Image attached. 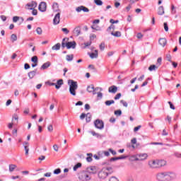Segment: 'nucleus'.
<instances>
[{
	"mask_svg": "<svg viewBox=\"0 0 181 181\" xmlns=\"http://www.w3.org/2000/svg\"><path fill=\"white\" fill-rule=\"evenodd\" d=\"M66 40V38H64L62 40V47L63 49H64V47H67V43H65L64 41Z\"/></svg>",
	"mask_w": 181,
	"mask_h": 181,
	"instance_id": "nucleus-40",
	"label": "nucleus"
},
{
	"mask_svg": "<svg viewBox=\"0 0 181 181\" xmlns=\"http://www.w3.org/2000/svg\"><path fill=\"white\" fill-rule=\"evenodd\" d=\"M105 169H106V172L107 170L108 173V175H111L112 173H114V170H112V167H107V168H105Z\"/></svg>",
	"mask_w": 181,
	"mask_h": 181,
	"instance_id": "nucleus-30",
	"label": "nucleus"
},
{
	"mask_svg": "<svg viewBox=\"0 0 181 181\" xmlns=\"http://www.w3.org/2000/svg\"><path fill=\"white\" fill-rule=\"evenodd\" d=\"M87 91L88 93H93V95H95L97 93H95V89L94 88V85H90L87 87Z\"/></svg>",
	"mask_w": 181,
	"mask_h": 181,
	"instance_id": "nucleus-17",
	"label": "nucleus"
},
{
	"mask_svg": "<svg viewBox=\"0 0 181 181\" xmlns=\"http://www.w3.org/2000/svg\"><path fill=\"white\" fill-rule=\"evenodd\" d=\"M53 149L55 151V152H59V146H57V144H54L53 146Z\"/></svg>",
	"mask_w": 181,
	"mask_h": 181,
	"instance_id": "nucleus-52",
	"label": "nucleus"
},
{
	"mask_svg": "<svg viewBox=\"0 0 181 181\" xmlns=\"http://www.w3.org/2000/svg\"><path fill=\"white\" fill-rule=\"evenodd\" d=\"M111 29H112V30H115V25H114L113 24H112L110 27H108L107 28V32H110V30H111Z\"/></svg>",
	"mask_w": 181,
	"mask_h": 181,
	"instance_id": "nucleus-46",
	"label": "nucleus"
},
{
	"mask_svg": "<svg viewBox=\"0 0 181 181\" xmlns=\"http://www.w3.org/2000/svg\"><path fill=\"white\" fill-rule=\"evenodd\" d=\"M158 168H162V166H165L166 165V160H158Z\"/></svg>",
	"mask_w": 181,
	"mask_h": 181,
	"instance_id": "nucleus-23",
	"label": "nucleus"
},
{
	"mask_svg": "<svg viewBox=\"0 0 181 181\" xmlns=\"http://www.w3.org/2000/svg\"><path fill=\"white\" fill-rule=\"evenodd\" d=\"M141 128H142V126L139 125V126L134 127V132H136L139 131V129H141Z\"/></svg>",
	"mask_w": 181,
	"mask_h": 181,
	"instance_id": "nucleus-50",
	"label": "nucleus"
},
{
	"mask_svg": "<svg viewBox=\"0 0 181 181\" xmlns=\"http://www.w3.org/2000/svg\"><path fill=\"white\" fill-rule=\"evenodd\" d=\"M47 129L49 132H53V125L50 124L47 127Z\"/></svg>",
	"mask_w": 181,
	"mask_h": 181,
	"instance_id": "nucleus-56",
	"label": "nucleus"
},
{
	"mask_svg": "<svg viewBox=\"0 0 181 181\" xmlns=\"http://www.w3.org/2000/svg\"><path fill=\"white\" fill-rule=\"evenodd\" d=\"M24 69L25 70H28V69H30V65H29V64H24Z\"/></svg>",
	"mask_w": 181,
	"mask_h": 181,
	"instance_id": "nucleus-60",
	"label": "nucleus"
},
{
	"mask_svg": "<svg viewBox=\"0 0 181 181\" xmlns=\"http://www.w3.org/2000/svg\"><path fill=\"white\" fill-rule=\"evenodd\" d=\"M165 14V8H163V6H160L158 8V15L162 16Z\"/></svg>",
	"mask_w": 181,
	"mask_h": 181,
	"instance_id": "nucleus-22",
	"label": "nucleus"
},
{
	"mask_svg": "<svg viewBox=\"0 0 181 181\" xmlns=\"http://www.w3.org/2000/svg\"><path fill=\"white\" fill-rule=\"evenodd\" d=\"M18 21H19V17H18V16H14V17L13 18V22L14 23H16V22H18Z\"/></svg>",
	"mask_w": 181,
	"mask_h": 181,
	"instance_id": "nucleus-55",
	"label": "nucleus"
},
{
	"mask_svg": "<svg viewBox=\"0 0 181 181\" xmlns=\"http://www.w3.org/2000/svg\"><path fill=\"white\" fill-rule=\"evenodd\" d=\"M78 179L82 181H89L91 180V175L87 172V170L81 171L78 173Z\"/></svg>",
	"mask_w": 181,
	"mask_h": 181,
	"instance_id": "nucleus-2",
	"label": "nucleus"
},
{
	"mask_svg": "<svg viewBox=\"0 0 181 181\" xmlns=\"http://www.w3.org/2000/svg\"><path fill=\"white\" fill-rule=\"evenodd\" d=\"M120 103L124 105V107H128V103L125 100H120Z\"/></svg>",
	"mask_w": 181,
	"mask_h": 181,
	"instance_id": "nucleus-49",
	"label": "nucleus"
},
{
	"mask_svg": "<svg viewBox=\"0 0 181 181\" xmlns=\"http://www.w3.org/2000/svg\"><path fill=\"white\" fill-rule=\"evenodd\" d=\"M91 113H87L86 116V122H90L91 121Z\"/></svg>",
	"mask_w": 181,
	"mask_h": 181,
	"instance_id": "nucleus-27",
	"label": "nucleus"
},
{
	"mask_svg": "<svg viewBox=\"0 0 181 181\" xmlns=\"http://www.w3.org/2000/svg\"><path fill=\"white\" fill-rule=\"evenodd\" d=\"M94 3L98 5V6H101V5H103V1L101 0H94Z\"/></svg>",
	"mask_w": 181,
	"mask_h": 181,
	"instance_id": "nucleus-36",
	"label": "nucleus"
},
{
	"mask_svg": "<svg viewBox=\"0 0 181 181\" xmlns=\"http://www.w3.org/2000/svg\"><path fill=\"white\" fill-rule=\"evenodd\" d=\"M74 36H80L81 35V27L80 25L76 26L73 31Z\"/></svg>",
	"mask_w": 181,
	"mask_h": 181,
	"instance_id": "nucleus-9",
	"label": "nucleus"
},
{
	"mask_svg": "<svg viewBox=\"0 0 181 181\" xmlns=\"http://www.w3.org/2000/svg\"><path fill=\"white\" fill-rule=\"evenodd\" d=\"M88 157H87L86 158V160H87V162H92L93 161V158H91V156H93V153H88Z\"/></svg>",
	"mask_w": 181,
	"mask_h": 181,
	"instance_id": "nucleus-34",
	"label": "nucleus"
},
{
	"mask_svg": "<svg viewBox=\"0 0 181 181\" xmlns=\"http://www.w3.org/2000/svg\"><path fill=\"white\" fill-rule=\"evenodd\" d=\"M68 84L69 86V93L71 95H76V90L78 88V85L77 84V81H74V80L69 79L68 81Z\"/></svg>",
	"mask_w": 181,
	"mask_h": 181,
	"instance_id": "nucleus-1",
	"label": "nucleus"
},
{
	"mask_svg": "<svg viewBox=\"0 0 181 181\" xmlns=\"http://www.w3.org/2000/svg\"><path fill=\"white\" fill-rule=\"evenodd\" d=\"M109 181H119L117 177L112 176L110 178Z\"/></svg>",
	"mask_w": 181,
	"mask_h": 181,
	"instance_id": "nucleus-51",
	"label": "nucleus"
},
{
	"mask_svg": "<svg viewBox=\"0 0 181 181\" xmlns=\"http://www.w3.org/2000/svg\"><path fill=\"white\" fill-rule=\"evenodd\" d=\"M36 73H37V69H35L34 71H31L30 72H28V76L29 77L30 79L33 78V77H35V76H36Z\"/></svg>",
	"mask_w": 181,
	"mask_h": 181,
	"instance_id": "nucleus-19",
	"label": "nucleus"
},
{
	"mask_svg": "<svg viewBox=\"0 0 181 181\" xmlns=\"http://www.w3.org/2000/svg\"><path fill=\"white\" fill-rule=\"evenodd\" d=\"M67 49H76V42H66Z\"/></svg>",
	"mask_w": 181,
	"mask_h": 181,
	"instance_id": "nucleus-16",
	"label": "nucleus"
},
{
	"mask_svg": "<svg viewBox=\"0 0 181 181\" xmlns=\"http://www.w3.org/2000/svg\"><path fill=\"white\" fill-rule=\"evenodd\" d=\"M156 180L158 181H169V179L168 178V173L167 172L158 173L156 175Z\"/></svg>",
	"mask_w": 181,
	"mask_h": 181,
	"instance_id": "nucleus-3",
	"label": "nucleus"
},
{
	"mask_svg": "<svg viewBox=\"0 0 181 181\" xmlns=\"http://www.w3.org/2000/svg\"><path fill=\"white\" fill-rule=\"evenodd\" d=\"M114 98L115 100H119L121 98V93H117Z\"/></svg>",
	"mask_w": 181,
	"mask_h": 181,
	"instance_id": "nucleus-57",
	"label": "nucleus"
},
{
	"mask_svg": "<svg viewBox=\"0 0 181 181\" xmlns=\"http://www.w3.org/2000/svg\"><path fill=\"white\" fill-rule=\"evenodd\" d=\"M107 177H108V172H107V169H105V168H102V170H100L98 173V177L102 180L107 179Z\"/></svg>",
	"mask_w": 181,
	"mask_h": 181,
	"instance_id": "nucleus-4",
	"label": "nucleus"
},
{
	"mask_svg": "<svg viewBox=\"0 0 181 181\" xmlns=\"http://www.w3.org/2000/svg\"><path fill=\"white\" fill-rule=\"evenodd\" d=\"M122 115V111L121 110H115V115Z\"/></svg>",
	"mask_w": 181,
	"mask_h": 181,
	"instance_id": "nucleus-42",
	"label": "nucleus"
},
{
	"mask_svg": "<svg viewBox=\"0 0 181 181\" xmlns=\"http://www.w3.org/2000/svg\"><path fill=\"white\" fill-rule=\"evenodd\" d=\"M168 181L174 180L176 179V174L173 172H167Z\"/></svg>",
	"mask_w": 181,
	"mask_h": 181,
	"instance_id": "nucleus-12",
	"label": "nucleus"
},
{
	"mask_svg": "<svg viewBox=\"0 0 181 181\" xmlns=\"http://www.w3.org/2000/svg\"><path fill=\"white\" fill-rule=\"evenodd\" d=\"M76 12H80L81 11H83V12H90V9L84 6H78L76 8Z\"/></svg>",
	"mask_w": 181,
	"mask_h": 181,
	"instance_id": "nucleus-14",
	"label": "nucleus"
},
{
	"mask_svg": "<svg viewBox=\"0 0 181 181\" xmlns=\"http://www.w3.org/2000/svg\"><path fill=\"white\" fill-rule=\"evenodd\" d=\"M66 59L67 62H72L73 59H74V55H66Z\"/></svg>",
	"mask_w": 181,
	"mask_h": 181,
	"instance_id": "nucleus-29",
	"label": "nucleus"
},
{
	"mask_svg": "<svg viewBox=\"0 0 181 181\" xmlns=\"http://www.w3.org/2000/svg\"><path fill=\"white\" fill-rule=\"evenodd\" d=\"M148 158L146 153H139L136 155V160H145Z\"/></svg>",
	"mask_w": 181,
	"mask_h": 181,
	"instance_id": "nucleus-8",
	"label": "nucleus"
},
{
	"mask_svg": "<svg viewBox=\"0 0 181 181\" xmlns=\"http://www.w3.org/2000/svg\"><path fill=\"white\" fill-rule=\"evenodd\" d=\"M62 32H64V33H65V35H69V33H70V31L67 29V28H62Z\"/></svg>",
	"mask_w": 181,
	"mask_h": 181,
	"instance_id": "nucleus-45",
	"label": "nucleus"
},
{
	"mask_svg": "<svg viewBox=\"0 0 181 181\" xmlns=\"http://www.w3.org/2000/svg\"><path fill=\"white\" fill-rule=\"evenodd\" d=\"M26 6H28L27 9H35L37 6V3L36 1H30L26 4Z\"/></svg>",
	"mask_w": 181,
	"mask_h": 181,
	"instance_id": "nucleus-10",
	"label": "nucleus"
},
{
	"mask_svg": "<svg viewBox=\"0 0 181 181\" xmlns=\"http://www.w3.org/2000/svg\"><path fill=\"white\" fill-rule=\"evenodd\" d=\"M51 64H52L50 63V62H47L44 63L41 66V70H46V69H49V67H50Z\"/></svg>",
	"mask_w": 181,
	"mask_h": 181,
	"instance_id": "nucleus-20",
	"label": "nucleus"
},
{
	"mask_svg": "<svg viewBox=\"0 0 181 181\" xmlns=\"http://www.w3.org/2000/svg\"><path fill=\"white\" fill-rule=\"evenodd\" d=\"M160 64H162V57H159L158 59H157V64H156V66H160Z\"/></svg>",
	"mask_w": 181,
	"mask_h": 181,
	"instance_id": "nucleus-41",
	"label": "nucleus"
},
{
	"mask_svg": "<svg viewBox=\"0 0 181 181\" xmlns=\"http://www.w3.org/2000/svg\"><path fill=\"white\" fill-rule=\"evenodd\" d=\"M115 101H114V100H107L105 102V105H107L108 107H110L111 104H115Z\"/></svg>",
	"mask_w": 181,
	"mask_h": 181,
	"instance_id": "nucleus-31",
	"label": "nucleus"
},
{
	"mask_svg": "<svg viewBox=\"0 0 181 181\" xmlns=\"http://www.w3.org/2000/svg\"><path fill=\"white\" fill-rule=\"evenodd\" d=\"M131 143H132L133 145H135V144H136V138H133V139L131 140Z\"/></svg>",
	"mask_w": 181,
	"mask_h": 181,
	"instance_id": "nucleus-62",
	"label": "nucleus"
},
{
	"mask_svg": "<svg viewBox=\"0 0 181 181\" xmlns=\"http://www.w3.org/2000/svg\"><path fill=\"white\" fill-rule=\"evenodd\" d=\"M62 173V170L60 168H57V169H55L54 170V175H59Z\"/></svg>",
	"mask_w": 181,
	"mask_h": 181,
	"instance_id": "nucleus-39",
	"label": "nucleus"
},
{
	"mask_svg": "<svg viewBox=\"0 0 181 181\" xmlns=\"http://www.w3.org/2000/svg\"><path fill=\"white\" fill-rule=\"evenodd\" d=\"M94 125L95 128L98 129H104V122L103 120L98 119L94 122Z\"/></svg>",
	"mask_w": 181,
	"mask_h": 181,
	"instance_id": "nucleus-5",
	"label": "nucleus"
},
{
	"mask_svg": "<svg viewBox=\"0 0 181 181\" xmlns=\"http://www.w3.org/2000/svg\"><path fill=\"white\" fill-rule=\"evenodd\" d=\"M168 134H169V133H168V132H166V129H163V130L162 135H163V136H168Z\"/></svg>",
	"mask_w": 181,
	"mask_h": 181,
	"instance_id": "nucleus-59",
	"label": "nucleus"
},
{
	"mask_svg": "<svg viewBox=\"0 0 181 181\" xmlns=\"http://www.w3.org/2000/svg\"><path fill=\"white\" fill-rule=\"evenodd\" d=\"M90 175L97 173V168L95 166L88 167L86 170Z\"/></svg>",
	"mask_w": 181,
	"mask_h": 181,
	"instance_id": "nucleus-6",
	"label": "nucleus"
},
{
	"mask_svg": "<svg viewBox=\"0 0 181 181\" xmlns=\"http://www.w3.org/2000/svg\"><path fill=\"white\" fill-rule=\"evenodd\" d=\"M52 50H60V43H57L52 47Z\"/></svg>",
	"mask_w": 181,
	"mask_h": 181,
	"instance_id": "nucleus-28",
	"label": "nucleus"
},
{
	"mask_svg": "<svg viewBox=\"0 0 181 181\" xmlns=\"http://www.w3.org/2000/svg\"><path fill=\"white\" fill-rule=\"evenodd\" d=\"M166 59L168 60V62L172 63V56H170V54H166Z\"/></svg>",
	"mask_w": 181,
	"mask_h": 181,
	"instance_id": "nucleus-38",
	"label": "nucleus"
},
{
	"mask_svg": "<svg viewBox=\"0 0 181 181\" xmlns=\"http://www.w3.org/2000/svg\"><path fill=\"white\" fill-rule=\"evenodd\" d=\"M36 32H37V35H42V28H40V27L37 28Z\"/></svg>",
	"mask_w": 181,
	"mask_h": 181,
	"instance_id": "nucleus-47",
	"label": "nucleus"
},
{
	"mask_svg": "<svg viewBox=\"0 0 181 181\" xmlns=\"http://www.w3.org/2000/svg\"><path fill=\"white\" fill-rule=\"evenodd\" d=\"M148 165L151 169H156V168H158V160H149Z\"/></svg>",
	"mask_w": 181,
	"mask_h": 181,
	"instance_id": "nucleus-7",
	"label": "nucleus"
},
{
	"mask_svg": "<svg viewBox=\"0 0 181 181\" xmlns=\"http://www.w3.org/2000/svg\"><path fill=\"white\" fill-rule=\"evenodd\" d=\"M98 98H99L100 100H101V98H103V93H101V92L98 93Z\"/></svg>",
	"mask_w": 181,
	"mask_h": 181,
	"instance_id": "nucleus-61",
	"label": "nucleus"
},
{
	"mask_svg": "<svg viewBox=\"0 0 181 181\" xmlns=\"http://www.w3.org/2000/svg\"><path fill=\"white\" fill-rule=\"evenodd\" d=\"M31 62H33V63H38V59H37V56H34L31 58Z\"/></svg>",
	"mask_w": 181,
	"mask_h": 181,
	"instance_id": "nucleus-35",
	"label": "nucleus"
},
{
	"mask_svg": "<svg viewBox=\"0 0 181 181\" xmlns=\"http://www.w3.org/2000/svg\"><path fill=\"white\" fill-rule=\"evenodd\" d=\"M111 35L112 36H115V37H121V32L119 31L112 32Z\"/></svg>",
	"mask_w": 181,
	"mask_h": 181,
	"instance_id": "nucleus-24",
	"label": "nucleus"
},
{
	"mask_svg": "<svg viewBox=\"0 0 181 181\" xmlns=\"http://www.w3.org/2000/svg\"><path fill=\"white\" fill-rule=\"evenodd\" d=\"M82 164L81 163H78L76 165L74 166V171L76 172L78 168H81Z\"/></svg>",
	"mask_w": 181,
	"mask_h": 181,
	"instance_id": "nucleus-33",
	"label": "nucleus"
},
{
	"mask_svg": "<svg viewBox=\"0 0 181 181\" xmlns=\"http://www.w3.org/2000/svg\"><path fill=\"white\" fill-rule=\"evenodd\" d=\"M164 29L165 32H168L169 30V27L168 26V23H164Z\"/></svg>",
	"mask_w": 181,
	"mask_h": 181,
	"instance_id": "nucleus-53",
	"label": "nucleus"
},
{
	"mask_svg": "<svg viewBox=\"0 0 181 181\" xmlns=\"http://www.w3.org/2000/svg\"><path fill=\"white\" fill-rule=\"evenodd\" d=\"M57 84L62 87V86H63V79L58 80Z\"/></svg>",
	"mask_w": 181,
	"mask_h": 181,
	"instance_id": "nucleus-48",
	"label": "nucleus"
},
{
	"mask_svg": "<svg viewBox=\"0 0 181 181\" xmlns=\"http://www.w3.org/2000/svg\"><path fill=\"white\" fill-rule=\"evenodd\" d=\"M53 23L54 25H59L60 23V13H57L54 19H53Z\"/></svg>",
	"mask_w": 181,
	"mask_h": 181,
	"instance_id": "nucleus-13",
	"label": "nucleus"
},
{
	"mask_svg": "<svg viewBox=\"0 0 181 181\" xmlns=\"http://www.w3.org/2000/svg\"><path fill=\"white\" fill-rule=\"evenodd\" d=\"M32 14L34 16L37 15V10L33 8V10L32 11Z\"/></svg>",
	"mask_w": 181,
	"mask_h": 181,
	"instance_id": "nucleus-64",
	"label": "nucleus"
},
{
	"mask_svg": "<svg viewBox=\"0 0 181 181\" xmlns=\"http://www.w3.org/2000/svg\"><path fill=\"white\" fill-rule=\"evenodd\" d=\"M18 40V36L16 34H12L11 36V41L12 43Z\"/></svg>",
	"mask_w": 181,
	"mask_h": 181,
	"instance_id": "nucleus-26",
	"label": "nucleus"
},
{
	"mask_svg": "<svg viewBox=\"0 0 181 181\" xmlns=\"http://www.w3.org/2000/svg\"><path fill=\"white\" fill-rule=\"evenodd\" d=\"M108 91H109V93H112V94H115V93H117V91H118V88L113 85V86L109 87Z\"/></svg>",
	"mask_w": 181,
	"mask_h": 181,
	"instance_id": "nucleus-15",
	"label": "nucleus"
},
{
	"mask_svg": "<svg viewBox=\"0 0 181 181\" xmlns=\"http://www.w3.org/2000/svg\"><path fill=\"white\" fill-rule=\"evenodd\" d=\"M24 148L25 151V155L28 156L29 155V146H24Z\"/></svg>",
	"mask_w": 181,
	"mask_h": 181,
	"instance_id": "nucleus-43",
	"label": "nucleus"
},
{
	"mask_svg": "<svg viewBox=\"0 0 181 181\" xmlns=\"http://www.w3.org/2000/svg\"><path fill=\"white\" fill-rule=\"evenodd\" d=\"M88 55L90 56V59H97L98 57V50L95 49V52L88 53Z\"/></svg>",
	"mask_w": 181,
	"mask_h": 181,
	"instance_id": "nucleus-18",
	"label": "nucleus"
},
{
	"mask_svg": "<svg viewBox=\"0 0 181 181\" xmlns=\"http://www.w3.org/2000/svg\"><path fill=\"white\" fill-rule=\"evenodd\" d=\"M158 43H159V45H160V46H162L163 47H165V46H166V43H167L166 39L165 38H160L158 40Z\"/></svg>",
	"mask_w": 181,
	"mask_h": 181,
	"instance_id": "nucleus-21",
	"label": "nucleus"
},
{
	"mask_svg": "<svg viewBox=\"0 0 181 181\" xmlns=\"http://www.w3.org/2000/svg\"><path fill=\"white\" fill-rule=\"evenodd\" d=\"M86 115L85 113H82L80 116L81 119H84L86 118Z\"/></svg>",
	"mask_w": 181,
	"mask_h": 181,
	"instance_id": "nucleus-63",
	"label": "nucleus"
},
{
	"mask_svg": "<svg viewBox=\"0 0 181 181\" xmlns=\"http://www.w3.org/2000/svg\"><path fill=\"white\" fill-rule=\"evenodd\" d=\"M168 104H169L170 108H171V110H175V105H173V103H172V102L169 101Z\"/></svg>",
	"mask_w": 181,
	"mask_h": 181,
	"instance_id": "nucleus-54",
	"label": "nucleus"
},
{
	"mask_svg": "<svg viewBox=\"0 0 181 181\" xmlns=\"http://www.w3.org/2000/svg\"><path fill=\"white\" fill-rule=\"evenodd\" d=\"M99 47H100V50H104V49H105V43L102 42V43L100 45Z\"/></svg>",
	"mask_w": 181,
	"mask_h": 181,
	"instance_id": "nucleus-44",
	"label": "nucleus"
},
{
	"mask_svg": "<svg viewBox=\"0 0 181 181\" xmlns=\"http://www.w3.org/2000/svg\"><path fill=\"white\" fill-rule=\"evenodd\" d=\"M46 2L45 1H42L38 6V9L40 12H46Z\"/></svg>",
	"mask_w": 181,
	"mask_h": 181,
	"instance_id": "nucleus-11",
	"label": "nucleus"
},
{
	"mask_svg": "<svg viewBox=\"0 0 181 181\" xmlns=\"http://www.w3.org/2000/svg\"><path fill=\"white\" fill-rule=\"evenodd\" d=\"M159 66L158 65H151L149 67H148V70L149 71H153L155 70H156V69H158Z\"/></svg>",
	"mask_w": 181,
	"mask_h": 181,
	"instance_id": "nucleus-25",
	"label": "nucleus"
},
{
	"mask_svg": "<svg viewBox=\"0 0 181 181\" xmlns=\"http://www.w3.org/2000/svg\"><path fill=\"white\" fill-rule=\"evenodd\" d=\"M136 37L138 39H142V37H144V35H142V33H137Z\"/></svg>",
	"mask_w": 181,
	"mask_h": 181,
	"instance_id": "nucleus-58",
	"label": "nucleus"
},
{
	"mask_svg": "<svg viewBox=\"0 0 181 181\" xmlns=\"http://www.w3.org/2000/svg\"><path fill=\"white\" fill-rule=\"evenodd\" d=\"M52 8L55 12H57L59 11V4L57 3H54L52 5Z\"/></svg>",
	"mask_w": 181,
	"mask_h": 181,
	"instance_id": "nucleus-32",
	"label": "nucleus"
},
{
	"mask_svg": "<svg viewBox=\"0 0 181 181\" xmlns=\"http://www.w3.org/2000/svg\"><path fill=\"white\" fill-rule=\"evenodd\" d=\"M16 168V165L11 164L9 165V170L11 172H13V170H15V168Z\"/></svg>",
	"mask_w": 181,
	"mask_h": 181,
	"instance_id": "nucleus-37",
	"label": "nucleus"
}]
</instances>
